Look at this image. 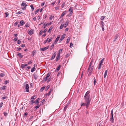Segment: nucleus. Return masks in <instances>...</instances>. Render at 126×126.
<instances>
[{"label": "nucleus", "mask_w": 126, "mask_h": 126, "mask_svg": "<svg viewBox=\"0 0 126 126\" xmlns=\"http://www.w3.org/2000/svg\"><path fill=\"white\" fill-rule=\"evenodd\" d=\"M48 38H47L46 40L44 42V44H46L47 42V41H48Z\"/></svg>", "instance_id": "nucleus-50"}, {"label": "nucleus", "mask_w": 126, "mask_h": 126, "mask_svg": "<svg viewBox=\"0 0 126 126\" xmlns=\"http://www.w3.org/2000/svg\"><path fill=\"white\" fill-rule=\"evenodd\" d=\"M6 86H4L1 87V89L2 90H5V88L6 87Z\"/></svg>", "instance_id": "nucleus-32"}, {"label": "nucleus", "mask_w": 126, "mask_h": 126, "mask_svg": "<svg viewBox=\"0 0 126 126\" xmlns=\"http://www.w3.org/2000/svg\"><path fill=\"white\" fill-rule=\"evenodd\" d=\"M52 28L53 27H51L48 30V32H50L52 30Z\"/></svg>", "instance_id": "nucleus-29"}, {"label": "nucleus", "mask_w": 126, "mask_h": 126, "mask_svg": "<svg viewBox=\"0 0 126 126\" xmlns=\"http://www.w3.org/2000/svg\"><path fill=\"white\" fill-rule=\"evenodd\" d=\"M108 72V71L107 70H106L105 71V74L104 75V78H105L107 76V74Z\"/></svg>", "instance_id": "nucleus-18"}, {"label": "nucleus", "mask_w": 126, "mask_h": 126, "mask_svg": "<svg viewBox=\"0 0 126 126\" xmlns=\"http://www.w3.org/2000/svg\"><path fill=\"white\" fill-rule=\"evenodd\" d=\"M25 4H26L25 3H24V2H23L22 3V4H21V6H24L25 5Z\"/></svg>", "instance_id": "nucleus-41"}, {"label": "nucleus", "mask_w": 126, "mask_h": 126, "mask_svg": "<svg viewBox=\"0 0 126 126\" xmlns=\"http://www.w3.org/2000/svg\"><path fill=\"white\" fill-rule=\"evenodd\" d=\"M111 116L113 115V111L112 110L111 111Z\"/></svg>", "instance_id": "nucleus-57"}, {"label": "nucleus", "mask_w": 126, "mask_h": 126, "mask_svg": "<svg viewBox=\"0 0 126 126\" xmlns=\"http://www.w3.org/2000/svg\"><path fill=\"white\" fill-rule=\"evenodd\" d=\"M70 37H68V38L67 39V41H66V43H68L70 40Z\"/></svg>", "instance_id": "nucleus-27"}, {"label": "nucleus", "mask_w": 126, "mask_h": 126, "mask_svg": "<svg viewBox=\"0 0 126 126\" xmlns=\"http://www.w3.org/2000/svg\"><path fill=\"white\" fill-rule=\"evenodd\" d=\"M63 51V49H60L59 50V53H60H60H62Z\"/></svg>", "instance_id": "nucleus-38"}, {"label": "nucleus", "mask_w": 126, "mask_h": 126, "mask_svg": "<svg viewBox=\"0 0 126 126\" xmlns=\"http://www.w3.org/2000/svg\"><path fill=\"white\" fill-rule=\"evenodd\" d=\"M69 54H67L65 55V56L66 58H67L69 56Z\"/></svg>", "instance_id": "nucleus-63"}, {"label": "nucleus", "mask_w": 126, "mask_h": 126, "mask_svg": "<svg viewBox=\"0 0 126 126\" xmlns=\"http://www.w3.org/2000/svg\"><path fill=\"white\" fill-rule=\"evenodd\" d=\"M33 31L34 30L32 29H31L30 31L29 32L28 34L30 35H31L33 33Z\"/></svg>", "instance_id": "nucleus-12"}, {"label": "nucleus", "mask_w": 126, "mask_h": 126, "mask_svg": "<svg viewBox=\"0 0 126 126\" xmlns=\"http://www.w3.org/2000/svg\"><path fill=\"white\" fill-rule=\"evenodd\" d=\"M9 82L8 80H5L4 81V84H6Z\"/></svg>", "instance_id": "nucleus-42"}, {"label": "nucleus", "mask_w": 126, "mask_h": 126, "mask_svg": "<svg viewBox=\"0 0 126 126\" xmlns=\"http://www.w3.org/2000/svg\"><path fill=\"white\" fill-rule=\"evenodd\" d=\"M3 104V103L2 102H1L0 103V108H1L2 107Z\"/></svg>", "instance_id": "nucleus-48"}, {"label": "nucleus", "mask_w": 126, "mask_h": 126, "mask_svg": "<svg viewBox=\"0 0 126 126\" xmlns=\"http://www.w3.org/2000/svg\"><path fill=\"white\" fill-rule=\"evenodd\" d=\"M55 43H54L51 46V49H52L54 47V44Z\"/></svg>", "instance_id": "nucleus-43"}, {"label": "nucleus", "mask_w": 126, "mask_h": 126, "mask_svg": "<svg viewBox=\"0 0 126 126\" xmlns=\"http://www.w3.org/2000/svg\"><path fill=\"white\" fill-rule=\"evenodd\" d=\"M73 44L72 43H71L70 44V47H73Z\"/></svg>", "instance_id": "nucleus-54"}, {"label": "nucleus", "mask_w": 126, "mask_h": 126, "mask_svg": "<svg viewBox=\"0 0 126 126\" xmlns=\"http://www.w3.org/2000/svg\"><path fill=\"white\" fill-rule=\"evenodd\" d=\"M48 24L47 23H46H46H45L43 25V27L44 28H45L46 26Z\"/></svg>", "instance_id": "nucleus-22"}, {"label": "nucleus", "mask_w": 126, "mask_h": 126, "mask_svg": "<svg viewBox=\"0 0 126 126\" xmlns=\"http://www.w3.org/2000/svg\"><path fill=\"white\" fill-rule=\"evenodd\" d=\"M30 7L32 8V11H33L34 10V8L33 7V6L32 5H31Z\"/></svg>", "instance_id": "nucleus-40"}, {"label": "nucleus", "mask_w": 126, "mask_h": 126, "mask_svg": "<svg viewBox=\"0 0 126 126\" xmlns=\"http://www.w3.org/2000/svg\"><path fill=\"white\" fill-rule=\"evenodd\" d=\"M94 85H95V83H96V79H95L94 78Z\"/></svg>", "instance_id": "nucleus-59"}, {"label": "nucleus", "mask_w": 126, "mask_h": 126, "mask_svg": "<svg viewBox=\"0 0 126 126\" xmlns=\"http://www.w3.org/2000/svg\"><path fill=\"white\" fill-rule=\"evenodd\" d=\"M73 9L71 7L69 9V11H70V13L72 14L73 13L72 11Z\"/></svg>", "instance_id": "nucleus-16"}, {"label": "nucleus", "mask_w": 126, "mask_h": 126, "mask_svg": "<svg viewBox=\"0 0 126 126\" xmlns=\"http://www.w3.org/2000/svg\"><path fill=\"white\" fill-rule=\"evenodd\" d=\"M56 54L55 52L54 53V54L53 55L52 57H51V58L50 59V60H52L54 59V58L55 57Z\"/></svg>", "instance_id": "nucleus-10"}, {"label": "nucleus", "mask_w": 126, "mask_h": 126, "mask_svg": "<svg viewBox=\"0 0 126 126\" xmlns=\"http://www.w3.org/2000/svg\"><path fill=\"white\" fill-rule=\"evenodd\" d=\"M61 66L60 65H59L58 66L56 70H57L58 71L60 69Z\"/></svg>", "instance_id": "nucleus-23"}, {"label": "nucleus", "mask_w": 126, "mask_h": 126, "mask_svg": "<svg viewBox=\"0 0 126 126\" xmlns=\"http://www.w3.org/2000/svg\"><path fill=\"white\" fill-rule=\"evenodd\" d=\"M101 27H104V23L102 21L101 22Z\"/></svg>", "instance_id": "nucleus-25"}, {"label": "nucleus", "mask_w": 126, "mask_h": 126, "mask_svg": "<svg viewBox=\"0 0 126 126\" xmlns=\"http://www.w3.org/2000/svg\"><path fill=\"white\" fill-rule=\"evenodd\" d=\"M113 121H114V119H113V115L111 116V117L110 119V121L111 123H113Z\"/></svg>", "instance_id": "nucleus-14"}, {"label": "nucleus", "mask_w": 126, "mask_h": 126, "mask_svg": "<svg viewBox=\"0 0 126 126\" xmlns=\"http://www.w3.org/2000/svg\"><path fill=\"white\" fill-rule=\"evenodd\" d=\"M47 78V77H46L43 79V80L44 81H47V78Z\"/></svg>", "instance_id": "nucleus-37"}, {"label": "nucleus", "mask_w": 126, "mask_h": 126, "mask_svg": "<svg viewBox=\"0 0 126 126\" xmlns=\"http://www.w3.org/2000/svg\"><path fill=\"white\" fill-rule=\"evenodd\" d=\"M43 32L42 30H41L39 32V35H41L43 33Z\"/></svg>", "instance_id": "nucleus-52"}, {"label": "nucleus", "mask_w": 126, "mask_h": 126, "mask_svg": "<svg viewBox=\"0 0 126 126\" xmlns=\"http://www.w3.org/2000/svg\"><path fill=\"white\" fill-rule=\"evenodd\" d=\"M54 16H50L49 17V19L50 20H51L52 18H53Z\"/></svg>", "instance_id": "nucleus-56"}, {"label": "nucleus", "mask_w": 126, "mask_h": 126, "mask_svg": "<svg viewBox=\"0 0 126 126\" xmlns=\"http://www.w3.org/2000/svg\"><path fill=\"white\" fill-rule=\"evenodd\" d=\"M36 98V96H32L31 98V99H35Z\"/></svg>", "instance_id": "nucleus-24"}, {"label": "nucleus", "mask_w": 126, "mask_h": 126, "mask_svg": "<svg viewBox=\"0 0 126 126\" xmlns=\"http://www.w3.org/2000/svg\"><path fill=\"white\" fill-rule=\"evenodd\" d=\"M39 11V9H37L35 12V14H36Z\"/></svg>", "instance_id": "nucleus-55"}, {"label": "nucleus", "mask_w": 126, "mask_h": 126, "mask_svg": "<svg viewBox=\"0 0 126 126\" xmlns=\"http://www.w3.org/2000/svg\"><path fill=\"white\" fill-rule=\"evenodd\" d=\"M60 53H58L57 55L56 59V61H58L60 59Z\"/></svg>", "instance_id": "nucleus-8"}, {"label": "nucleus", "mask_w": 126, "mask_h": 126, "mask_svg": "<svg viewBox=\"0 0 126 126\" xmlns=\"http://www.w3.org/2000/svg\"><path fill=\"white\" fill-rule=\"evenodd\" d=\"M69 20H67L65 24H62L60 27V29H62L63 27H64V28L66 27L69 24Z\"/></svg>", "instance_id": "nucleus-2"}, {"label": "nucleus", "mask_w": 126, "mask_h": 126, "mask_svg": "<svg viewBox=\"0 0 126 126\" xmlns=\"http://www.w3.org/2000/svg\"><path fill=\"white\" fill-rule=\"evenodd\" d=\"M20 23L21 26H22L25 24V22H24L23 20L21 21L20 22Z\"/></svg>", "instance_id": "nucleus-15"}, {"label": "nucleus", "mask_w": 126, "mask_h": 126, "mask_svg": "<svg viewBox=\"0 0 126 126\" xmlns=\"http://www.w3.org/2000/svg\"><path fill=\"white\" fill-rule=\"evenodd\" d=\"M49 47V46H47L45 47L41 48H40V50L41 51H44L48 49V48Z\"/></svg>", "instance_id": "nucleus-4"}, {"label": "nucleus", "mask_w": 126, "mask_h": 126, "mask_svg": "<svg viewBox=\"0 0 126 126\" xmlns=\"http://www.w3.org/2000/svg\"><path fill=\"white\" fill-rule=\"evenodd\" d=\"M119 34H117L115 36V38L114 40V41H115L116 40V39L118 38V37L119 36Z\"/></svg>", "instance_id": "nucleus-19"}, {"label": "nucleus", "mask_w": 126, "mask_h": 126, "mask_svg": "<svg viewBox=\"0 0 126 126\" xmlns=\"http://www.w3.org/2000/svg\"><path fill=\"white\" fill-rule=\"evenodd\" d=\"M45 87L44 86V87H42L40 89V91L41 92H42L43 90H44V89L45 88Z\"/></svg>", "instance_id": "nucleus-30"}, {"label": "nucleus", "mask_w": 126, "mask_h": 126, "mask_svg": "<svg viewBox=\"0 0 126 126\" xmlns=\"http://www.w3.org/2000/svg\"><path fill=\"white\" fill-rule=\"evenodd\" d=\"M60 35H59L56 38V39H55V41L54 42V43H55V44H57L58 41L59 40V38H60Z\"/></svg>", "instance_id": "nucleus-6"}, {"label": "nucleus", "mask_w": 126, "mask_h": 126, "mask_svg": "<svg viewBox=\"0 0 126 126\" xmlns=\"http://www.w3.org/2000/svg\"><path fill=\"white\" fill-rule=\"evenodd\" d=\"M40 99V98H38L36 99L35 101L34 102V103H35L36 105H37L39 103V100Z\"/></svg>", "instance_id": "nucleus-11"}, {"label": "nucleus", "mask_w": 126, "mask_h": 126, "mask_svg": "<svg viewBox=\"0 0 126 126\" xmlns=\"http://www.w3.org/2000/svg\"><path fill=\"white\" fill-rule=\"evenodd\" d=\"M17 56H19V57L20 58H22L23 57V56L21 55V53H18L17 55Z\"/></svg>", "instance_id": "nucleus-17"}, {"label": "nucleus", "mask_w": 126, "mask_h": 126, "mask_svg": "<svg viewBox=\"0 0 126 126\" xmlns=\"http://www.w3.org/2000/svg\"><path fill=\"white\" fill-rule=\"evenodd\" d=\"M17 39H18L17 37H16L14 38V40L15 41H16L17 40Z\"/></svg>", "instance_id": "nucleus-58"}, {"label": "nucleus", "mask_w": 126, "mask_h": 126, "mask_svg": "<svg viewBox=\"0 0 126 126\" xmlns=\"http://www.w3.org/2000/svg\"><path fill=\"white\" fill-rule=\"evenodd\" d=\"M89 93L90 91H87L86 93L84 96L85 103H82L81 105V106H86V108H88V106L90 103V101Z\"/></svg>", "instance_id": "nucleus-1"}, {"label": "nucleus", "mask_w": 126, "mask_h": 126, "mask_svg": "<svg viewBox=\"0 0 126 126\" xmlns=\"http://www.w3.org/2000/svg\"><path fill=\"white\" fill-rule=\"evenodd\" d=\"M5 75L3 73H1L0 74V76L1 77L4 76Z\"/></svg>", "instance_id": "nucleus-36"}, {"label": "nucleus", "mask_w": 126, "mask_h": 126, "mask_svg": "<svg viewBox=\"0 0 126 126\" xmlns=\"http://www.w3.org/2000/svg\"><path fill=\"white\" fill-rule=\"evenodd\" d=\"M28 114V113L27 112H25L24 114V117H26L27 115Z\"/></svg>", "instance_id": "nucleus-35"}, {"label": "nucleus", "mask_w": 126, "mask_h": 126, "mask_svg": "<svg viewBox=\"0 0 126 126\" xmlns=\"http://www.w3.org/2000/svg\"><path fill=\"white\" fill-rule=\"evenodd\" d=\"M36 69L34 67H33L32 68L31 71L32 72H33Z\"/></svg>", "instance_id": "nucleus-20"}, {"label": "nucleus", "mask_w": 126, "mask_h": 126, "mask_svg": "<svg viewBox=\"0 0 126 126\" xmlns=\"http://www.w3.org/2000/svg\"><path fill=\"white\" fill-rule=\"evenodd\" d=\"M7 97H3L2 98V100H4Z\"/></svg>", "instance_id": "nucleus-60"}, {"label": "nucleus", "mask_w": 126, "mask_h": 126, "mask_svg": "<svg viewBox=\"0 0 126 126\" xmlns=\"http://www.w3.org/2000/svg\"><path fill=\"white\" fill-rule=\"evenodd\" d=\"M20 43L21 41L19 40H18L17 41V44H20Z\"/></svg>", "instance_id": "nucleus-64"}, {"label": "nucleus", "mask_w": 126, "mask_h": 126, "mask_svg": "<svg viewBox=\"0 0 126 126\" xmlns=\"http://www.w3.org/2000/svg\"><path fill=\"white\" fill-rule=\"evenodd\" d=\"M94 69V66H91V67L90 68H89H89L88 69V71H89V73L88 75L89 76H90L91 75L92 73L93 70Z\"/></svg>", "instance_id": "nucleus-3"}, {"label": "nucleus", "mask_w": 126, "mask_h": 126, "mask_svg": "<svg viewBox=\"0 0 126 126\" xmlns=\"http://www.w3.org/2000/svg\"><path fill=\"white\" fill-rule=\"evenodd\" d=\"M40 107L39 105H37L35 107V108L36 109H37L38 108Z\"/></svg>", "instance_id": "nucleus-53"}, {"label": "nucleus", "mask_w": 126, "mask_h": 126, "mask_svg": "<svg viewBox=\"0 0 126 126\" xmlns=\"http://www.w3.org/2000/svg\"><path fill=\"white\" fill-rule=\"evenodd\" d=\"M69 103H68L67 104L66 106L64 107V111H65L67 109V108L68 106H69Z\"/></svg>", "instance_id": "nucleus-13"}, {"label": "nucleus", "mask_w": 126, "mask_h": 126, "mask_svg": "<svg viewBox=\"0 0 126 126\" xmlns=\"http://www.w3.org/2000/svg\"><path fill=\"white\" fill-rule=\"evenodd\" d=\"M50 74H51L50 73V72L48 73L47 74L46 77H47V78H48L50 76Z\"/></svg>", "instance_id": "nucleus-28"}, {"label": "nucleus", "mask_w": 126, "mask_h": 126, "mask_svg": "<svg viewBox=\"0 0 126 126\" xmlns=\"http://www.w3.org/2000/svg\"><path fill=\"white\" fill-rule=\"evenodd\" d=\"M65 34H63V35L61 38L60 40H59V42H61V41H62L64 39V38H65Z\"/></svg>", "instance_id": "nucleus-5"}, {"label": "nucleus", "mask_w": 126, "mask_h": 126, "mask_svg": "<svg viewBox=\"0 0 126 126\" xmlns=\"http://www.w3.org/2000/svg\"><path fill=\"white\" fill-rule=\"evenodd\" d=\"M105 18V17L104 16H102L101 18H100V19L101 20H103L104 19V18Z\"/></svg>", "instance_id": "nucleus-45"}, {"label": "nucleus", "mask_w": 126, "mask_h": 126, "mask_svg": "<svg viewBox=\"0 0 126 126\" xmlns=\"http://www.w3.org/2000/svg\"><path fill=\"white\" fill-rule=\"evenodd\" d=\"M104 60V59L103 58L101 60V61H100V63H103Z\"/></svg>", "instance_id": "nucleus-39"}, {"label": "nucleus", "mask_w": 126, "mask_h": 126, "mask_svg": "<svg viewBox=\"0 0 126 126\" xmlns=\"http://www.w3.org/2000/svg\"><path fill=\"white\" fill-rule=\"evenodd\" d=\"M17 51H20L21 49V48H19L18 47H17Z\"/></svg>", "instance_id": "nucleus-62"}, {"label": "nucleus", "mask_w": 126, "mask_h": 126, "mask_svg": "<svg viewBox=\"0 0 126 126\" xmlns=\"http://www.w3.org/2000/svg\"><path fill=\"white\" fill-rule=\"evenodd\" d=\"M52 38H50V39H49V40H48V42H51L52 40Z\"/></svg>", "instance_id": "nucleus-51"}, {"label": "nucleus", "mask_w": 126, "mask_h": 126, "mask_svg": "<svg viewBox=\"0 0 126 126\" xmlns=\"http://www.w3.org/2000/svg\"><path fill=\"white\" fill-rule=\"evenodd\" d=\"M29 86L28 84H26L25 85V89L27 92H29Z\"/></svg>", "instance_id": "nucleus-7"}, {"label": "nucleus", "mask_w": 126, "mask_h": 126, "mask_svg": "<svg viewBox=\"0 0 126 126\" xmlns=\"http://www.w3.org/2000/svg\"><path fill=\"white\" fill-rule=\"evenodd\" d=\"M25 26L26 27H28L30 26V24L28 23H27L25 25Z\"/></svg>", "instance_id": "nucleus-34"}, {"label": "nucleus", "mask_w": 126, "mask_h": 126, "mask_svg": "<svg viewBox=\"0 0 126 126\" xmlns=\"http://www.w3.org/2000/svg\"><path fill=\"white\" fill-rule=\"evenodd\" d=\"M33 76L35 79H36L38 78V76L36 75L35 74H34Z\"/></svg>", "instance_id": "nucleus-21"}, {"label": "nucleus", "mask_w": 126, "mask_h": 126, "mask_svg": "<svg viewBox=\"0 0 126 126\" xmlns=\"http://www.w3.org/2000/svg\"><path fill=\"white\" fill-rule=\"evenodd\" d=\"M5 14L6 15V17L8 16L9 15V14L8 12H6L5 13Z\"/></svg>", "instance_id": "nucleus-44"}, {"label": "nucleus", "mask_w": 126, "mask_h": 126, "mask_svg": "<svg viewBox=\"0 0 126 126\" xmlns=\"http://www.w3.org/2000/svg\"><path fill=\"white\" fill-rule=\"evenodd\" d=\"M65 13L64 12H63L61 15V17H63V16L65 15Z\"/></svg>", "instance_id": "nucleus-31"}, {"label": "nucleus", "mask_w": 126, "mask_h": 126, "mask_svg": "<svg viewBox=\"0 0 126 126\" xmlns=\"http://www.w3.org/2000/svg\"><path fill=\"white\" fill-rule=\"evenodd\" d=\"M52 91V89H51L48 93V95H49L51 93Z\"/></svg>", "instance_id": "nucleus-47"}, {"label": "nucleus", "mask_w": 126, "mask_h": 126, "mask_svg": "<svg viewBox=\"0 0 126 126\" xmlns=\"http://www.w3.org/2000/svg\"><path fill=\"white\" fill-rule=\"evenodd\" d=\"M65 5V2H64L63 3V4L62 6V8H63L64 7V6Z\"/></svg>", "instance_id": "nucleus-46"}, {"label": "nucleus", "mask_w": 126, "mask_h": 126, "mask_svg": "<svg viewBox=\"0 0 126 126\" xmlns=\"http://www.w3.org/2000/svg\"><path fill=\"white\" fill-rule=\"evenodd\" d=\"M93 61L92 60L91 61V62H90V63L89 66V68H90V67H91V66H92V64L93 63Z\"/></svg>", "instance_id": "nucleus-33"}, {"label": "nucleus", "mask_w": 126, "mask_h": 126, "mask_svg": "<svg viewBox=\"0 0 126 126\" xmlns=\"http://www.w3.org/2000/svg\"><path fill=\"white\" fill-rule=\"evenodd\" d=\"M28 65V64H23L21 65V67L22 68H24L25 66H27Z\"/></svg>", "instance_id": "nucleus-9"}, {"label": "nucleus", "mask_w": 126, "mask_h": 126, "mask_svg": "<svg viewBox=\"0 0 126 126\" xmlns=\"http://www.w3.org/2000/svg\"><path fill=\"white\" fill-rule=\"evenodd\" d=\"M22 13V12H21L19 11V12H16V14H20L21 13Z\"/></svg>", "instance_id": "nucleus-49"}, {"label": "nucleus", "mask_w": 126, "mask_h": 126, "mask_svg": "<svg viewBox=\"0 0 126 126\" xmlns=\"http://www.w3.org/2000/svg\"><path fill=\"white\" fill-rule=\"evenodd\" d=\"M36 53V52L35 51H33L32 53V57H33L34 54Z\"/></svg>", "instance_id": "nucleus-26"}, {"label": "nucleus", "mask_w": 126, "mask_h": 126, "mask_svg": "<svg viewBox=\"0 0 126 126\" xmlns=\"http://www.w3.org/2000/svg\"><path fill=\"white\" fill-rule=\"evenodd\" d=\"M69 29V28H67L65 30V32H67L68 31Z\"/></svg>", "instance_id": "nucleus-61"}]
</instances>
